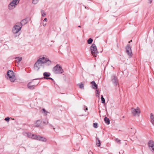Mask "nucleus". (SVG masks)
<instances>
[{
	"label": "nucleus",
	"instance_id": "nucleus-1",
	"mask_svg": "<svg viewBox=\"0 0 154 154\" xmlns=\"http://www.w3.org/2000/svg\"><path fill=\"white\" fill-rule=\"evenodd\" d=\"M24 135L28 138L40 141L46 142L47 141V140L46 138L39 135L32 134L30 133L27 132H25Z\"/></svg>",
	"mask_w": 154,
	"mask_h": 154
},
{
	"label": "nucleus",
	"instance_id": "nucleus-2",
	"mask_svg": "<svg viewBox=\"0 0 154 154\" xmlns=\"http://www.w3.org/2000/svg\"><path fill=\"white\" fill-rule=\"evenodd\" d=\"M44 59V57H40L37 60L34 65V69L35 70L38 71L41 67H44V62L43 61Z\"/></svg>",
	"mask_w": 154,
	"mask_h": 154
},
{
	"label": "nucleus",
	"instance_id": "nucleus-3",
	"mask_svg": "<svg viewBox=\"0 0 154 154\" xmlns=\"http://www.w3.org/2000/svg\"><path fill=\"white\" fill-rule=\"evenodd\" d=\"M52 71L55 74H61L63 72V70L62 67L59 64H57L53 67Z\"/></svg>",
	"mask_w": 154,
	"mask_h": 154
},
{
	"label": "nucleus",
	"instance_id": "nucleus-4",
	"mask_svg": "<svg viewBox=\"0 0 154 154\" xmlns=\"http://www.w3.org/2000/svg\"><path fill=\"white\" fill-rule=\"evenodd\" d=\"M22 27L21 24L19 22L17 23L13 26L12 32L14 34L18 33L21 29Z\"/></svg>",
	"mask_w": 154,
	"mask_h": 154
},
{
	"label": "nucleus",
	"instance_id": "nucleus-5",
	"mask_svg": "<svg viewBox=\"0 0 154 154\" xmlns=\"http://www.w3.org/2000/svg\"><path fill=\"white\" fill-rule=\"evenodd\" d=\"M8 5V8L12 10L15 8L19 3L20 0H12Z\"/></svg>",
	"mask_w": 154,
	"mask_h": 154
},
{
	"label": "nucleus",
	"instance_id": "nucleus-6",
	"mask_svg": "<svg viewBox=\"0 0 154 154\" xmlns=\"http://www.w3.org/2000/svg\"><path fill=\"white\" fill-rule=\"evenodd\" d=\"M91 50L92 55L94 57H96L98 52L97 51V47L94 44H92L91 46Z\"/></svg>",
	"mask_w": 154,
	"mask_h": 154
},
{
	"label": "nucleus",
	"instance_id": "nucleus-7",
	"mask_svg": "<svg viewBox=\"0 0 154 154\" xmlns=\"http://www.w3.org/2000/svg\"><path fill=\"white\" fill-rule=\"evenodd\" d=\"M7 75L9 78V79L11 82H14L16 79L14 73L11 70H9L8 71Z\"/></svg>",
	"mask_w": 154,
	"mask_h": 154
},
{
	"label": "nucleus",
	"instance_id": "nucleus-8",
	"mask_svg": "<svg viewBox=\"0 0 154 154\" xmlns=\"http://www.w3.org/2000/svg\"><path fill=\"white\" fill-rule=\"evenodd\" d=\"M131 112L132 115L134 116H139L140 113V111L138 107H137L136 109L132 108Z\"/></svg>",
	"mask_w": 154,
	"mask_h": 154
},
{
	"label": "nucleus",
	"instance_id": "nucleus-9",
	"mask_svg": "<svg viewBox=\"0 0 154 154\" xmlns=\"http://www.w3.org/2000/svg\"><path fill=\"white\" fill-rule=\"evenodd\" d=\"M40 82L39 80H38L35 83L32 82H29L27 85L28 88L30 89H34L35 87Z\"/></svg>",
	"mask_w": 154,
	"mask_h": 154
},
{
	"label": "nucleus",
	"instance_id": "nucleus-10",
	"mask_svg": "<svg viewBox=\"0 0 154 154\" xmlns=\"http://www.w3.org/2000/svg\"><path fill=\"white\" fill-rule=\"evenodd\" d=\"M126 52L129 58H131L132 56V52L131 47L129 45H128L126 47Z\"/></svg>",
	"mask_w": 154,
	"mask_h": 154
},
{
	"label": "nucleus",
	"instance_id": "nucleus-11",
	"mask_svg": "<svg viewBox=\"0 0 154 154\" xmlns=\"http://www.w3.org/2000/svg\"><path fill=\"white\" fill-rule=\"evenodd\" d=\"M44 58L43 60V62H44V66L45 65L46 66H50L51 64V61L48 58L44 57Z\"/></svg>",
	"mask_w": 154,
	"mask_h": 154
},
{
	"label": "nucleus",
	"instance_id": "nucleus-12",
	"mask_svg": "<svg viewBox=\"0 0 154 154\" xmlns=\"http://www.w3.org/2000/svg\"><path fill=\"white\" fill-rule=\"evenodd\" d=\"M112 81L114 86H117L118 84L117 78L115 75H113L112 76Z\"/></svg>",
	"mask_w": 154,
	"mask_h": 154
},
{
	"label": "nucleus",
	"instance_id": "nucleus-13",
	"mask_svg": "<svg viewBox=\"0 0 154 154\" xmlns=\"http://www.w3.org/2000/svg\"><path fill=\"white\" fill-rule=\"evenodd\" d=\"M148 145L149 147L152 148V150L154 152V142L152 140H149L148 142Z\"/></svg>",
	"mask_w": 154,
	"mask_h": 154
},
{
	"label": "nucleus",
	"instance_id": "nucleus-14",
	"mask_svg": "<svg viewBox=\"0 0 154 154\" xmlns=\"http://www.w3.org/2000/svg\"><path fill=\"white\" fill-rule=\"evenodd\" d=\"M42 121L40 120H37L34 123V126L36 127H39L41 125Z\"/></svg>",
	"mask_w": 154,
	"mask_h": 154
},
{
	"label": "nucleus",
	"instance_id": "nucleus-15",
	"mask_svg": "<svg viewBox=\"0 0 154 154\" xmlns=\"http://www.w3.org/2000/svg\"><path fill=\"white\" fill-rule=\"evenodd\" d=\"M91 87L93 89H97V85L94 81L91 82Z\"/></svg>",
	"mask_w": 154,
	"mask_h": 154
},
{
	"label": "nucleus",
	"instance_id": "nucleus-16",
	"mask_svg": "<svg viewBox=\"0 0 154 154\" xmlns=\"http://www.w3.org/2000/svg\"><path fill=\"white\" fill-rule=\"evenodd\" d=\"M150 122L154 126V115L152 113H151L150 114Z\"/></svg>",
	"mask_w": 154,
	"mask_h": 154
},
{
	"label": "nucleus",
	"instance_id": "nucleus-17",
	"mask_svg": "<svg viewBox=\"0 0 154 154\" xmlns=\"http://www.w3.org/2000/svg\"><path fill=\"white\" fill-rule=\"evenodd\" d=\"M15 59L16 60L15 62H17V63L19 64L22 60V57H15Z\"/></svg>",
	"mask_w": 154,
	"mask_h": 154
},
{
	"label": "nucleus",
	"instance_id": "nucleus-18",
	"mask_svg": "<svg viewBox=\"0 0 154 154\" xmlns=\"http://www.w3.org/2000/svg\"><path fill=\"white\" fill-rule=\"evenodd\" d=\"M29 22V21L27 20V19H25L22 20L21 21V22H19L21 24L22 26L23 25H24L28 23Z\"/></svg>",
	"mask_w": 154,
	"mask_h": 154
},
{
	"label": "nucleus",
	"instance_id": "nucleus-19",
	"mask_svg": "<svg viewBox=\"0 0 154 154\" xmlns=\"http://www.w3.org/2000/svg\"><path fill=\"white\" fill-rule=\"evenodd\" d=\"M51 74L49 72H45L43 73V75L44 76V78L47 79L48 77L50 76Z\"/></svg>",
	"mask_w": 154,
	"mask_h": 154
},
{
	"label": "nucleus",
	"instance_id": "nucleus-20",
	"mask_svg": "<svg viewBox=\"0 0 154 154\" xmlns=\"http://www.w3.org/2000/svg\"><path fill=\"white\" fill-rule=\"evenodd\" d=\"M96 145L97 146L99 147L100 146L101 144V142L100 140L97 137H96Z\"/></svg>",
	"mask_w": 154,
	"mask_h": 154
},
{
	"label": "nucleus",
	"instance_id": "nucleus-21",
	"mask_svg": "<svg viewBox=\"0 0 154 154\" xmlns=\"http://www.w3.org/2000/svg\"><path fill=\"white\" fill-rule=\"evenodd\" d=\"M104 120L106 124L107 125H109V124L110 121L109 118L106 117L104 118Z\"/></svg>",
	"mask_w": 154,
	"mask_h": 154
},
{
	"label": "nucleus",
	"instance_id": "nucleus-22",
	"mask_svg": "<svg viewBox=\"0 0 154 154\" xmlns=\"http://www.w3.org/2000/svg\"><path fill=\"white\" fill-rule=\"evenodd\" d=\"M78 86L81 89H83L84 88V86L82 83H81L78 84Z\"/></svg>",
	"mask_w": 154,
	"mask_h": 154
},
{
	"label": "nucleus",
	"instance_id": "nucleus-23",
	"mask_svg": "<svg viewBox=\"0 0 154 154\" xmlns=\"http://www.w3.org/2000/svg\"><path fill=\"white\" fill-rule=\"evenodd\" d=\"M93 41V40L91 38H90L88 40L87 42L88 44H91Z\"/></svg>",
	"mask_w": 154,
	"mask_h": 154
},
{
	"label": "nucleus",
	"instance_id": "nucleus-24",
	"mask_svg": "<svg viewBox=\"0 0 154 154\" xmlns=\"http://www.w3.org/2000/svg\"><path fill=\"white\" fill-rule=\"evenodd\" d=\"M101 102L103 103H105V100L103 98V96L102 95L101 96Z\"/></svg>",
	"mask_w": 154,
	"mask_h": 154
},
{
	"label": "nucleus",
	"instance_id": "nucleus-25",
	"mask_svg": "<svg viewBox=\"0 0 154 154\" xmlns=\"http://www.w3.org/2000/svg\"><path fill=\"white\" fill-rule=\"evenodd\" d=\"M39 0H32V3L33 4H36L38 2Z\"/></svg>",
	"mask_w": 154,
	"mask_h": 154
},
{
	"label": "nucleus",
	"instance_id": "nucleus-26",
	"mask_svg": "<svg viewBox=\"0 0 154 154\" xmlns=\"http://www.w3.org/2000/svg\"><path fill=\"white\" fill-rule=\"evenodd\" d=\"M42 111V113H44L45 115H47V113H49V112L46 111L45 109H43Z\"/></svg>",
	"mask_w": 154,
	"mask_h": 154
},
{
	"label": "nucleus",
	"instance_id": "nucleus-27",
	"mask_svg": "<svg viewBox=\"0 0 154 154\" xmlns=\"http://www.w3.org/2000/svg\"><path fill=\"white\" fill-rule=\"evenodd\" d=\"M42 16L43 17L45 16L46 15V13L43 10H42L41 11Z\"/></svg>",
	"mask_w": 154,
	"mask_h": 154
},
{
	"label": "nucleus",
	"instance_id": "nucleus-28",
	"mask_svg": "<svg viewBox=\"0 0 154 154\" xmlns=\"http://www.w3.org/2000/svg\"><path fill=\"white\" fill-rule=\"evenodd\" d=\"M93 127L95 128H97L98 127V124L97 123H94L93 124Z\"/></svg>",
	"mask_w": 154,
	"mask_h": 154
},
{
	"label": "nucleus",
	"instance_id": "nucleus-29",
	"mask_svg": "<svg viewBox=\"0 0 154 154\" xmlns=\"http://www.w3.org/2000/svg\"><path fill=\"white\" fill-rule=\"evenodd\" d=\"M96 95L97 97H99V95L100 94V92H99L98 90H97L96 91Z\"/></svg>",
	"mask_w": 154,
	"mask_h": 154
},
{
	"label": "nucleus",
	"instance_id": "nucleus-30",
	"mask_svg": "<svg viewBox=\"0 0 154 154\" xmlns=\"http://www.w3.org/2000/svg\"><path fill=\"white\" fill-rule=\"evenodd\" d=\"M9 119H10V118L9 117H7V118H5V120L6 121H9Z\"/></svg>",
	"mask_w": 154,
	"mask_h": 154
},
{
	"label": "nucleus",
	"instance_id": "nucleus-31",
	"mask_svg": "<svg viewBox=\"0 0 154 154\" xmlns=\"http://www.w3.org/2000/svg\"><path fill=\"white\" fill-rule=\"evenodd\" d=\"M44 123L45 124V125H47V124H48V120H47L46 121H44Z\"/></svg>",
	"mask_w": 154,
	"mask_h": 154
},
{
	"label": "nucleus",
	"instance_id": "nucleus-32",
	"mask_svg": "<svg viewBox=\"0 0 154 154\" xmlns=\"http://www.w3.org/2000/svg\"><path fill=\"white\" fill-rule=\"evenodd\" d=\"M115 140L116 142H120L121 141V140H119L118 138H116L115 139Z\"/></svg>",
	"mask_w": 154,
	"mask_h": 154
},
{
	"label": "nucleus",
	"instance_id": "nucleus-33",
	"mask_svg": "<svg viewBox=\"0 0 154 154\" xmlns=\"http://www.w3.org/2000/svg\"><path fill=\"white\" fill-rule=\"evenodd\" d=\"M47 19L46 18H45L43 22H47Z\"/></svg>",
	"mask_w": 154,
	"mask_h": 154
},
{
	"label": "nucleus",
	"instance_id": "nucleus-34",
	"mask_svg": "<svg viewBox=\"0 0 154 154\" xmlns=\"http://www.w3.org/2000/svg\"><path fill=\"white\" fill-rule=\"evenodd\" d=\"M84 107H86L85 109H84V110L85 112H86V111L88 110V108L85 106H84Z\"/></svg>",
	"mask_w": 154,
	"mask_h": 154
},
{
	"label": "nucleus",
	"instance_id": "nucleus-35",
	"mask_svg": "<svg viewBox=\"0 0 154 154\" xmlns=\"http://www.w3.org/2000/svg\"><path fill=\"white\" fill-rule=\"evenodd\" d=\"M88 154H93V153L91 151H90L88 152Z\"/></svg>",
	"mask_w": 154,
	"mask_h": 154
},
{
	"label": "nucleus",
	"instance_id": "nucleus-36",
	"mask_svg": "<svg viewBox=\"0 0 154 154\" xmlns=\"http://www.w3.org/2000/svg\"><path fill=\"white\" fill-rule=\"evenodd\" d=\"M46 23H45L44 22H43V25L45 26H46Z\"/></svg>",
	"mask_w": 154,
	"mask_h": 154
},
{
	"label": "nucleus",
	"instance_id": "nucleus-37",
	"mask_svg": "<svg viewBox=\"0 0 154 154\" xmlns=\"http://www.w3.org/2000/svg\"><path fill=\"white\" fill-rule=\"evenodd\" d=\"M47 79H51V80H53V79L52 78H50V77L47 78Z\"/></svg>",
	"mask_w": 154,
	"mask_h": 154
},
{
	"label": "nucleus",
	"instance_id": "nucleus-38",
	"mask_svg": "<svg viewBox=\"0 0 154 154\" xmlns=\"http://www.w3.org/2000/svg\"><path fill=\"white\" fill-rule=\"evenodd\" d=\"M149 1L150 4L152 1V0H149Z\"/></svg>",
	"mask_w": 154,
	"mask_h": 154
},
{
	"label": "nucleus",
	"instance_id": "nucleus-39",
	"mask_svg": "<svg viewBox=\"0 0 154 154\" xmlns=\"http://www.w3.org/2000/svg\"><path fill=\"white\" fill-rule=\"evenodd\" d=\"M132 42V40H131L129 42V43H130V42Z\"/></svg>",
	"mask_w": 154,
	"mask_h": 154
},
{
	"label": "nucleus",
	"instance_id": "nucleus-40",
	"mask_svg": "<svg viewBox=\"0 0 154 154\" xmlns=\"http://www.w3.org/2000/svg\"><path fill=\"white\" fill-rule=\"evenodd\" d=\"M124 117H124V116H123L122 117V118H124Z\"/></svg>",
	"mask_w": 154,
	"mask_h": 154
},
{
	"label": "nucleus",
	"instance_id": "nucleus-41",
	"mask_svg": "<svg viewBox=\"0 0 154 154\" xmlns=\"http://www.w3.org/2000/svg\"><path fill=\"white\" fill-rule=\"evenodd\" d=\"M78 27H81V26H78Z\"/></svg>",
	"mask_w": 154,
	"mask_h": 154
},
{
	"label": "nucleus",
	"instance_id": "nucleus-42",
	"mask_svg": "<svg viewBox=\"0 0 154 154\" xmlns=\"http://www.w3.org/2000/svg\"><path fill=\"white\" fill-rule=\"evenodd\" d=\"M85 8H87V7H85Z\"/></svg>",
	"mask_w": 154,
	"mask_h": 154
}]
</instances>
